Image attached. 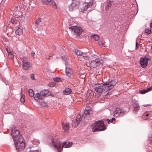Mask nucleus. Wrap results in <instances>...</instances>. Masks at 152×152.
<instances>
[{
  "mask_svg": "<svg viewBox=\"0 0 152 152\" xmlns=\"http://www.w3.org/2000/svg\"><path fill=\"white\" fill-rule=\"evenodd\" d=\"M91 127L93 132L104 130L105 129L104 124L102 121H99L96 123L93 124Z\"/></svg>",
  "mask_w": 152,
  "mask_h": 152,
  "instance_id": "1",
  "label": "nucleus"
},
{
  "mask_svg": "<svg viewBox=\"0 0 152 152\" xmlns=\"http://www.w3.org/2000/svg\"><path fill=\"white\" fill-rule=\"evenodd\" d=\"M20 137L19 140L14 141L15 147L18 151H20L23 150L25 147V143L23 137Z\"/></svg>",
  "mask_w": 152,
  "mask_h": 152,
  "instance_id": "2",
  "label": "nucleus"
},
{
  "mask_svg": "<svg viewBox=\"0 0 152 152\" xmlns=\"http://www.w3.org/2000/svg\"><path fill=\"white\" fill-rule=\"evenodd\" d=\"M11 134L14 140V141L19 140L20 137H22L20 134L19 131L15 128H12L11 130Z\"/></svg>",
  "mask_w": 152,
  "mask_h": 152,
  "instance_id": "3",
  "label": "nucleus"
},
{
  "mask_svg": "<svg viewBox=\"0 0 152 152\" xmlns=\"http://www.w3.org/2000/svg\"><path fill=\"white\" fill-rule=\"evenodd\" d=\"M50 144L51 145L58 151V152H60V149L61 148V143L57 138L56 137L53 138Z\"/></svg>",
  "mask_w": 152,
  "mask_h": 152,
  "instance_id": "4",
  "label": "nucleus"
},
{
  "mask_svg": "<svg viewBox=\"0 0 152 152\" xmlns=\"http://www.w3.org/2000/svg\"><path fill=\"white\" fill-rule=\"evenodd\" d=\"M69 29L72 31L74 35H80L83 31L81 28L80 27H77L75 26H71L69 27Z\"/></svg>",
  "mask_w": 152,
  "mask_h": 152,
  "instance_id": "5",
  "label": "nucleus"
},
{
  "mask_svg": "<svg viewBox=\"0 0 152 152\" xmlns=\"http://www.w3.org/2000/svg\"><path fill=\"white\" fill-rule=\"evenodd\" d=\"M114 116L115 117H118L125 115L127 112L123 109L121 108H117L114 112Z\"/></svg>",
  "mask_w": 152,
  "mask_h": 152,
  "instance_id": "6",
  "label": "nucleus"
},
{
  "mask_svg": "<svg viewBox=\"0 0 152 152\" xmlns=\"http://www.w3.org/2000/svg\"><path fill=\"white\" fill-rule=\"evenodd\" d=\"M79 4V2L76 0H72V3L69 6V9L70 11H72L78 8Z\"/></svg>",
  "mask_w": 152,
  "mask_h": 152,
  "instance_id": "7",
  "label": "nucleus"
},
{
  "mask_svg": "<svg viewBox=\"0 0 152 152\" xmlns=\"http://www.w3.org/2000/svg\"><path fill=\"white\" fill-rule=\"evenodd\" d=\"M94 89L97 93H101L104 90L103 84H98L95 85Z\"/></svg>",
  "mask_w": 152,
  "mask_h": 152,
  "instance_id": "8",
  "label": "nucleus"
},
{
  "mask_svg": "<svg viewBox=\"0 0 152 152\" xmlns=\"http://www.w3.org/2000/svg\"><path fill=\"white\" fill-rule=\"evenodd\" d=\"M93 4V1H90L89 2H85L82 4L81 10L84 11L87 10L88 9L91 7Z\"/></svg>",
  "mask_w": 152,
  "mask_h": 152,
  "instance_id": "9",
  "label": "nucleus"
},
{
  "mask_svg": "<svg viewBox=\"0 0 152 152\" xmlns=\"http://www.w3.org/2000/svg\"><path fill=\"white\" fill-rule=\"evenodd\" d=\"M100 61V58L96 59L91 61L90 65L93 68H96L99 64Z\"/></svg>",
  "mask_w": 152,
  "mask_h": 152,
  "instance_id": "10",
  "label": "nucleus"
},
{
  "mask_svg": "<svg viewBox=\"0 0 152 152\" xmlns=\"http://www.w3.org/2000/svg\"><path fill=\"white\" fill-rule=\"evenodd\" d=\"M140 62L142 67L145 68L147 66L148 62L147 59L146 58H141L140 60Z\"/></svg>",
  "mask_w": 152,
  "mask_h": 152,
  "instance_id": "11",
  "label": "nucleus"
},
{
  "mask_svg": "<svg viewBox=\"0 0 152 152\" xmlns=\"http://www.w3.org/2000/svg\"><path fill=\"white\" fill-rule=\"evenodd\" d=\"M66 75L71 78H74V76L73 74L72 70L70 68L66 67Z\"/></svg>",
  "mask_w": 152,
  "mask_h": 152,
  "instance_id": "12",
  "label": "nucleus"
},
{
  "mask_svg": "<svg viewBox=\"0 0 152 152\" xmlns=\"http://www.w3.org/2000/svg\"><path fill=\"white\" fill-rule=\"evenodd\" d=\"M82 117L83 116H81L80 115H77L75 121H74V123H76L74 125V126H77L79 125L80 123V121L81 120ZM72 124L74 125V123H73Z\"/></svg>",
  "mask_w": 152,
  "mask_h": 152,
  "instance_id": "13",
  "label": "nucleus"
},
{
  "mask_svg": "<svg viewBox=\"0 0 152 152\" xmlns=\"http://www.w3.org/2000/svg\"><path fill=\"white\" fill-rule=\"evenodd\" d=\"M23 68L25 69H28L30 66V63L28 62H26L24 59L22 60Z\"/></svg>",
  "mask_w": 152,
  "mask_h": 152,
  "instance_id": "14",
  "label": "nucleus"
},
{
  "mask_svg": "<svg viewBox=\"0 0 152 152\" xmlns=\"http://www.w3.org/2000/svg\"><path fill=\"white\" fill-rule=\"evenodd\" d=\"M62 128L64 131L67 132L69 129V124L68 123H64L62 124Z\"/></svg>",
  "mask_w": 152,
  "mask_h": 152,
  "instance_id": "15",
  "label": "nucleus"
},
{
  "mask_svg": "<svg viewBox=\"0 0 152 152\" xmlns=\"http://www.w3.org/2000/svg\"><path fill=\"white\" fill-rule=\"evenodd\" d=\"M23 28L22 27H19L16 28V29L15 30V33L16 34L20 35L23 34Z\"/></svg>",
  "mask_w": 152,
  "mask_h": 152,
  "instance_id": "16",
  "label": "nucleus"
},
{
  "mask_svg": "<svg viewBox=\"0 0 152 152\" xmlns=\"http://www.w3.org/2000/svg\"><path fill=\"white\" fill-rule=\"evenodd\" d=\"M72 143L71 142H67L66 141L64 142L61 145L62 148L64 147L68 148L70 147Z\"/></svg>",
  "mask_w": 152,
  "mask_h": 152,
  "instance_id": "17",
  "label": "nucleus"
},
{
  "mask_svg": "<svg viewBox=\"0 0 152 152\" xmlns=\"http://www.w3.org/2000/svg\"><path fill=\"white\" fill-rule=\"evenodd\" d=\"M104 84V90L105 91H107L112 89V88L111 87V86L109 83L107 84Z\"/></svg>",
  "mask_w": 152,
  "mask_h": 152,
  "instance_id": "18",
  "label": "nucleus"
},
{
  "mask_svg": "<svg viewBox=\"0 0 152 152\" xmlns=\"http://www.w3.org/2000/svg\"><path fill=\"white\" fill-rule=\"evenodd\" d=\"M34 98L35 100L37 101L38 102H39L38 100L39 99H43L41 96L40 92L36 93L35 94Z\"/></svg>",
  "mask_w": 152,
  "mask_h": 152,
  "instance_id": "19",
  "label": "nucleus"
},
{
  "mask_svg": "<svg viewBox=\"0 0 152 152\" xmlns=\"http://www.w3.org/2000/svg\"><path fill=\"white\" fill-rule=\"evenodd\" d=\"M40 93L43 99L46 96L48 93V91L47 90H45L40 92Z\"/></svg>",
  "mask_w": 152,
  "mask_h": 152,
  "instance_id": "20",
  "label": "nucleus"
},
{
  "mask_svg": "<svg viewBox=\"0 0 152 152\" xmlns=\"http://www.w3.org/2000/svg\"><path fill=\"white\" fill-rule=\"evenodd\" d=\"M72 92L71 90L68 88H66L63 91V93L65 95H68L70 94Z\"/></svg>",
  "mask_w": 152,
  "mask_h": 152,
  "instance_id": "21",
  "label": "nucleus"
},
{
  "mask_svg": "<svg viewBox=\"0 0 152 152\" xmlns=\"http://www.w3.org/2000/svg\"><path fill=\"white\" fill-rule=\"evenodd\" d=\"M108 83L111 86L110 87H112L113 88L114 86L116 85L117 83L115 80H112L111 81L109 82Z\"/></svg>",
  "mask_w": 152,
  "mask_h": 152,
  "instance_id": "22",
  "label": "nucleus"
},
{
  "mask_svg": "<svg viewBox=\"0 0 152 152\" xmlns=\"http://www.w3.org/2000/svg\"><path fill=\"white\" fill-rule=\"evenodd\" d=\"M41 20L42 19L41 18H39L36 20L35 23V26L36 27H38V25H39L41 22Z\"/></svg>",
  "mask_w": 152,
  "mask_h": 152,
  "instance_id": "23",
  "label": "nucleus"
},
{
  "mask_svg": "<svg viewBox=\"0 0 152 152\" xmlns=\"http://www.w3.org/2000/svg\"><path fill=\"white\" fill-rule=\"evenodd\" d=\"M149 115V114L148 112L145 113L142 115V118L144 119L147 120L148 119Z\"/></svg>",
  "mask_w": 152,
  "mask_h": 152,
  "instance_id": "24",
  "label": "nucleus"
},
{
  "mask_svg": "<svg viewBox=\"0 0 152 152\" xmlns=\"http://www.w3.org/2000/svg\"><path fill=\"white\" fill-rule=\"evenodd\" d=\"M75 52L77 55L79 56H81V55H82V54L83 55V54H84V53H83V52H81L80 50H75Z\"/></svg>",
  "mask_w": 152,
  "mask_h": 152,
  "instance_id": "25",
  "label": "nucleus"
},
{
  "mask_svg": "<svg viewBox=\"0 0 152 152\" xmlns=\"http://www.w3.org/2000/svg\"><path fill=\"white\" fill-rule=\"evenodd\" d=\"M10 22L12 23L13 24H18L19 23V21H16L15 20V18H12L11 19Z\"/></svg>",
  "mask_w": 152,
  "mask_h": 152,
  "instance_id": "26",
  "label": "nucleus"
},
{
  "mask_svg": "<svg viewBox=\"0 0 152 152\" xmlns=\"http://www.w3.org/2000/svg\"><path fill=\"white\" fill-rule=\"evenodd\" d=\"M28 93L29 95L31 97L33 96L34 95V91L32 89H30L29 90Z\"/></svg>",
  "mask_w": 152,
  "mask_h": 152,
  "instance_id": "27",
  "label": "nucleus"
},
{
  "mask_svg": "<svg viewBox=\"0 0 152 152\" xmlns=\"http://www.w3.org/2000/svg\"><path fill=\"white\" fill-rule=\"evenodd\" d=\"M49 0H42L41 2L42 4L46 5H48Z\"/></svg>",
  "mask_w": 152,
  "mask_h": 152,
  "instance_id": "28",
  "label": "nucleus"
},
{
  "mask_svg": "<svg viewBox=\"0 0 152 152\" xmlns=\"http://www.w3.org/2000/svg\"><path fill=\"white\" fill-rule=\"evenodd\" d=\"M113 1H110V4L108 3L105 6V9L106 10H107L109 9V8L112 5V4L113 3Z\"/></svg>",
  "mask_w": 152,
  "mask_h": 152,
  "instance_id": "29",
  "label": "nucleus"
},
{
  "mask_svg": "<svg viewBox=\"0 0 152 152\" xmlns=\"http://www.w3.org/2000/svg\"><path fill=\"white\" fill-rule=\"evenodd\" d=\"M140 92L142 94H145V93L148 92L147 89H143L140 91Z\"/></svg>",
  "mask_w": 152,
  "mask_h": 152,
  "instance_id": "30",
  "label": "nucleus"
},
{
  "mask_svg": "<svg viewBox=\"0 0 152 152\" xmlns=\"http://www.w3.org/2000/svg\"><path fill=\"white\" fill-rule=\"evenodd\" d=\"M115 118H112L109 119H107V121L108 123H109L110 122L113 123V121H115Z\"/></svg>",
  "mask_w": 152,
  "mask_h": 152,
  "instance_id": "31",
  "label": "nucleus"
},
{
  "mask_svg": "<svg viewBox=\"0 0 152 152\" xmlns=\"http://www.w3.org/2000/svg\"><path fill=\"white\" fill-rule=\"evenodd\" d=\"M92 38L94 39L95 40H98L99 38V37L97 35H94Z\"/></svg>",
  "mask_w": 152,
  "mask_h": 152,
  "instance_id": "32",
  "label": "nucleus"
},
{
  "mask_svg": "<svg viewBox=\"0 0 152 152\" xmlns=\"http://www.w3.org/2000/svg\"><path fill=\"white\" fill-rule=\"evenodd\" d=\"M20 101L22 102H24L25 101V96L24 95H22L21 96V97L20 98Z\"/></svg>",
  "mask_w": 152,
  "mask_h": 152,
  "instance_id": "33",
  "label": "nucleus"
},
{
  "mask_svg": "<svg viewBox=\"0 0 152 152\" xmlns=\"http://www.w3.org/2000/svg\"><path fill=\"white\" fill-rule=\"evenodd\" d=\"M53 80L55 81L56 82H60L61 81V79L59 77L54 78Z\"/></svg>",
  "mask_w": 152,
  "mask_h": 152,
  "instance_id": "34",
  "label": "nucleus"
},
{
  "mask_svg": "<svg viewBox=\"0 0 152 152\" xmlns=\"http://www.w3.org/2000/svg\"><path fill=\"white\" fill-rule=\"evenodd\" d=\"M145 32L148 34H149L151 33V30L149 29H146L145 30Z\"/></svg>",
  "mask_w": 152,
  "mask_h": 152,
  "instance_id": "35",
  "label": "nucleus"
},
{
  "mask_svg": "<svg viewBox=\"0 0 152 152\" xmlns=\"http://www.w3.org/2000/svg\"><path fill=\"white\" fill-rule=\"evenodd\" d=\"M51 5L55 9L57 8V6L56 5V3L54 1L53 2L52 4Z\"/></svg>",
  "mask_w": 152,
  "mask_h": 152,
  "instance_id": "36",
  "label": "nucleus"
},
{
  "mask_svg": "<svg viewBox=\"0 0 152 152\" xmlns=\"http://www.w3.org/2000/svg\"><path fill=\"white\" fill-rule=\"evenodd\" d=\"M86 110L88 111H90L91 112L92 111L91 107L89 106H86L85 108V110Z\"/></svg>",
  "mask_w": 152,
  "mask_h": 152,
  "instance_id": "37",
  "label": "nucleus"
},
{
  "mask_svg": "<svg viewBox=\"0 0 152 152\" xmlns=\"http://www.w3.org/2000/svg\"><path fill=\"white\" fill-rule=\"evenodd\" d=\"M91 112L90 111H88L86 110H84V113L85 114V115H88L91 113Z\"/></svg>",
  "mask_w": 152,
  "mask_h": 152,
  "instance_id": "38",
  "label": "nucleus"
},
{
  "mask_svg": "<svg viewBox=\"0 0 152 152\" xmlns=\"http://www.w3.org/2000/svg\"><path fill=\"white\" fill-rule=\"evenodd\" d=\"M55 83L54 82L52 83H50L49 84L48 86H50V87H52L54 86L55 85Z\"/></svg>",
  "mask_w": 152,
  "mask_h": 152,
  "instance_id": "39",
  "label": "nucleus"
},
{
  "mask_svg": "<svg viewBox=\"0 0 152 152\" xmlns=\"http://www.w3.org/2000/svg\"><path fill=\"white\" fill-rule=\"evenodd\" d=\"M98 43L100 46H103L104 45V43L103 42H102L101 41H99L98 42Z\"/></svg>",
  "mask_w": 152,
  "mask_h": 152,
  "instance_id": "40",
  "label": "nucleus"
},
{
  "mask_svg": "<svg viewBox=\"0 0 152 152\" xmlns=\"http://www.w3.org/2000/svg\"><path fill=\"white\" fill-rule=\"evenodd\" d=\"M134 110H138L140 108L138 106H136V107L134 106Z\"/></svg>",
  "mask_w": 152,
  "mask_h": 152,
  "instance_id": "41",
  "label": "nucleus"
},
{
  "mask_svg": "<svg viewBox=\"0 0 152 152\" xmlns=\"http://www.w3.org/2000/svg\"><path fill=\"white\" fill-rule=\"evenodd\" d=\"M54 1L52 0H49L48 1V5H51L52 4L53 2Z\"/></svg>",
  "mask_w": 152,
  "mask_h": 152,
  "instance_id": "42",
  "label": "nucleus"
},
{
  "mask_svg": "<svg viewBox=\"0 0 152 152\" xmlns=\"http://www.w3.org/2000/svg\"><path fill=\"white\" fill-rule=\"evenodd\" d=\"M147 89L148 92L151 91H152V86L148 88Z\"/></svg>",
  "mask_w": 152,
  "mask_h": 152,
  "instance_id": "43",
  "label": "nucleus"
},
{
  "mask_svg": "<svg viewBox=\"0 0 152 152\" xmlns=\"http://www.w3.org/2000/svg\"><path fill=\"white\" fill-rule=\"evenodd\" d=\"M83 57L84 58V59L86 60H87L89 59V57L87 56H83Z\"/></svg>",
  "mask_w": 152,
  "mask_h": 152,
  "instance_id": "44",
  "label": "nucleus"
},
{
  "mask_svg": "<svg viewBox=\"0 0 152 152\" xmlns=\"http://www.w3.org/2000/svg\"><path fill=\"white\" fill-rule=\"evenodd\" d=\"M138 48V44L137 42H136V49H137Z\"/></svg>",
  "mask_w": 152,
  "mask_h": 152,
  "instance_id": "45",
  "label": "nucleus"
},
{
  "mask_svg": "<svg viewBox=\"0 0 152 152\" xmlns=\"http://www.w3.org/2000/svg\"><path fill=\"white\" fill-rule=\"evenodd\" d=\"M29 152H39V151L38 150H31L29 151Z\"/></svg>",
  "mask_w": 152,
  "mask_h": 152,
  "instance_id": "46",
  "label": "nucleus"
},
{
  "mask_svg": "<svg viewBox=\"0 0 152 152\" xmlns=\"http://www.w3.org/2000/svg\"><path fill=\"white\" fill-rule=\"evenodd\" d=\"M15 9H14V11H17L18 10V6H16L15 7Z\"/></svg>",
  "mask_w": 152,
  "mask_h": 152,
  "instance_id": "47",
  "label": "nucleus"
},
{
  "mask_svg": "<svg viewBox=\"0 0 152 152\" xmlns=\"http://www.w3.org/2000/svg\"><path fill=\"white\" fill-rule=\"evenodd\" d=\"M31 77L32 79H34V75L33 74H32L31 75Z\"/></svg>",
  "mask_w": 152,
  "mask_h": 152,
  "instance_id": "48",
  "label": "nucleus"
},
{
  "mask_svg": "<svg viewBox=\"0 0 152 152\" xmlns=\"http://www.w3.org/2000/svg\"><path fill=\"white\" fill-rule=\"evenodd\" d=\"M83 53H84V54H83V55H81V56H83H83H86V55L87 54V52H83Z\"/></svg>",
  "mask_w": 152,
  "mask_h": 152,
  "instance_id": "49",
  "label": "nucleus"
},
{
  "mask_svg": "<svg viewBox=\"0 0 152 152\" xmlns=\"http://www.w3.org/2000/svg\"><path fill=\"white\" fill-rule=\"evenodd\" d=\"M35 54V53L34 52H32L31 53V56L34 57Z\"/></svg>",
  "mask_w": 152,
  "mask_h": 152,
  "instance_id": "50",
  "label": "nucleus"
},
{
  "mask_svg": "<svg viewBox=\"0 0 152 152\" xmlns=\"http://www.w3.org/2000/svg\"><path fill=\"white\" fill-rule=\"evenodd\" d=\"M149 143H150L151 144H152V137L151 139H150Z\"/></svg>",
  "mask_w": 152,
  "mask_h": 152,
  "instance_id": "51",
  "label": "nucleus"
},
{
  "mask_svg": "<svg viewBox=\"0 0 152 152\" xmlns=\"http://www.w3.org/2000/svg\"><path fill=\"white\" fill-rule=\"evenodd\" d=\"M7 52L8 53V54L9 55H12V53L11 52H9L7 50Z\"/></svg>",
  "mask_w": 152,
  "mask_h": 152,
  "instance_id": "52",
  "label": "nucleus"
},
{
  "mask_svg": "<svg viewBox=\"0 0 152 152\" xmlns=\"http://www.w3.org/2000/svg\"><path fill=\"white\" fill-rule=\"evenodd\" d=\"M10 58H13V55L12 54V55H10Z\"/></svg>",
  "mask_w": 152,
  "mask_h": 152,
  "instance_id": "53",
  "label": "nucleus"
},
{
  "mask_svg": "<svg viewBox=\"0 0 152 152\" xmlns=\"http://www.w3.org/2000/svg\"><path fill=\"white\" fill-rule=\"evenodd\" d=\"M72 21L73 22L72 20H71L70 21L69 23H70V24H71V25H72V24H70V23H71V22H72Z\"/></svg>",
  "mask_w": 152,
  "mask_h": 152,
  "instance_id": "54",
  "label": "nucleus"
},
{
  "mask_svg": "<svg viewBox=\"0 0 152 152\" xmlns=\"http://www.w3.org/2000/svg\"><path fill=\"white\" fill-rule=\"evenodd\" d=\"M51 56H50V57H47L46 58V59H49L50 58V57Z\"/></svg>",
  "mask_w": 152,
  "mask_h": 152,
  "instance_id": "55",
  "label": "nucleus"
},
{
  "mask_svg": "<svg viewBox=\"0 0 152 152\" xmlns=\"http://www.w3.org/2000/svg\"><path fill=\"white\" fill-rule=\"evenodd\" d=\"M65 64L66 66L68 64L67 62H66Z\"/></svg>",
  "mask_w": 152,
  "mask_h": 152,
  "instance_id": "56",
  "label": "nucleus"
},
{
  "mask_svg": "<svg viewBox=\"0 0 152 152\" xmlns=\"http://www.w3.org/2000/svg\"><path fill=\"white\" fill-rule=\"evenodd\" d=\"M43 103H45H45L44 102H43Z\"/></svg>",
  "mask_w": 152,
  "mask_h": 152,
  "instance_id": "57",
  "label": "nucleus"
}]
</instances>
